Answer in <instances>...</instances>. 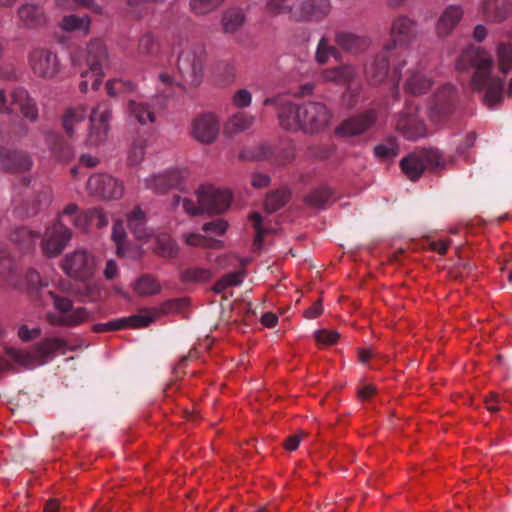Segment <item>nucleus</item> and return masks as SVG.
<instances>
[{
    "mask_svg": "<svg viewBox=\"0 0 512 512\" xmlns=\"http://www.w3.org/2000/svg\"><path fill=\"white\" fill-rule=\"evenodd\" d=\"M19 25L25 29L40 30L48 23V16L43 6L25 3L18 8Z\"/></svg>",
    "mask_w": 512,
    "mask_h": 512,
    "instance_id": "nucleus-20",
    "label": "nucleus"
},
{
    "mask_svg": "<svg viewBox=\"0 0 512 512\" xmlns=\"http://www.w3.org/2000/svg\"><path fill=\"white\" fill-rule=\"evenodd\" d=\"M497 58L499 69L507 74L512 69V44L500 42L497 46Z\"/></svg>",
    "mask_w": 512,
    "mask_h": 512,
    "instance_id": "nucleus-47",
    "label": "nucleus"
},
{
    "mask_svg": "<svg viewBox=\"0 0 512 512\" xmlns=\"http://www.w3.org/2000/svg\"><path fill=\"white\" fill-rule=\"evenodd\" d=\"M196 198V201L191 198L182 200L184 210L190 215L223 213L230 206L232 196L230 191L226 189L201 186L196 191Z\"/></svg>",
    "mask_w": 512,
    "mask_h": 512,
    "instance_id": "nucleus-5",
    "label": "nucleus"
},
{
    "mask_svg": "<svg viewBox=\"0 0 512 512\" xmlns=\"http://www.w3.org/2000/svg\"><path fill=\"white\" fill-rule=\"evenodd\" d=\"M60 27L66 32L79 31L87 35L90 32L91 17L88 15L81 17L75 14L66 15L62 18Z\"/></svg>",
    "mask_w": 512,
    "mask_h": 512,
    "instance_id": "nucleus-35",
    "label": "nucleus"
},
{
    "mask_svg": "<svg viewBox=\"0 0 512 512\" xmlns=\"http://www.w3.org/2000/svg\"><path fill=\"white\" fill-rule=\"evenodd\" d=\"M339 334L336 331L319 330L315 332V340L322 345H332L337 342Z\"/></svg>",
    "mask_w": 512,
    "mask_h": 512,
    "instance_id": "nucleus-55",
    "label": "nucleus"
},
{
    "mask_svg": "<svg viewBox=\"0 0 512 512\" xmlns=\"http://www.w3.org/2000/svg\"><path fill=\"white\" fill-rule=\"evenodd\" d=\"M377 117L378 114L375 109H368L343 121L337 131L344 136L360 135L375 124Z\"/></svg>",
    "mask_w": 512,
    "mask_h": 512,
    "instance_id": "nucleus-21",
    "label": "nucleus"
},
{
    "mask_svg": "<svg viewBox=\"0 0 512 512\" xmlns=\"http://www.w3.org/2000/svg\"><path fill=\"white\" fill-rule=\"evenodd\" d=\"M245 22V14L239 8H230L223 13L221 24L225 33L238 31Z\"/></svg>",
    "mask_w": 512,
    "mask_h": 512,
    "instance_id": "nucleus-37",
    "label": "nucleus"
},
{
    "mask_svg": "<svg viewBox=\"0 0 512 512\" xmlns=\"http://www.w3.org/2000/svg\"><path fill=\"white\" fill-rule=\"evenodd\" d=\"M332 191L327 187H320L312 190L306 197L305 202L314 207H324L331 199Z\"/></svg>",
    "mask_w": 512,
    "mask_h": 512,
    "instance_id": "nucleus-50",
    "label": "nucleus"
},
{
    "mask_svg": "<svg viewBox=\"0 0 512 512\" xmlns=\"http://www.w3.org/2000/svg\"><path fill=\"white\" fill-rule=\"evenodd\" d=\"M30 155L23 151L0 148V168L9 171H26L32 167Z\"/></svg>",
    "mask_w": 512,
    "mask_h": 512,
    "instance_id": "nucleus-24",
    "label": "nucleus"
},
{
    "mask_svg": "<svg viewBox=\"0 0 512 512\" xmlns=\"http://www.w3.org/2000/svg\"><path fill=\"white\" fill-rule=\"evenodd\" d=\"M184 241L189 246H202L208 248H216L220 245L221 241L208 238L198 233H189L183 236Z\"/></svg>",
    "mask_w": 512,
    "mask_h": 512,
    "instance_id": "nucleus-52",
    "label": "nucleus"
},
{
    "mask_svg": "<svg viewBox=\"0 0 512 512\" xmlns=\"http://www.w3.org/2000/svg\"><path fill=\"white\" fill-rule=\"evenodd\" d=\"M206 63L205 49L200 45L185 47L179 54L177 70L182 81L190 86H198L202 82Z\"/></svg>",
    "mask_w": 512,
    "mask_h": 512,
    "instance_id": "nucleus-6",
    "label": "nucleus"
},
{
    "mask_svg": "<svg viewBox=\"0 0 512 512\" xmlns=\"http://www.w3.org/2000/svg\"><path fill=\"white\" fill-rule=\"evenodd\" d=\"M42 134L46 146L57 161L66 162L73 157L72 147L58 133L51 130H42Z\"/></svg>",
    "mask_w": 512,
    "mask_h": 512,
    "instance_id": "nucleus-25",
    "label": "nucleus"
},
{
    "mask_svg": "<svg viewBox=\"0 0 512 512\" xmlns=\"http://www.w3.org/2000/svg\"><path fill=\"white\" fill-rule=\"evenodd\" d=\"M264 106H274L278 113L280 125L291 131L302 130L315 134L327 127L331 113L322 102L308 101L296 104L284 97L276 96L264 99Z\"/></svg>",
    "mask_w": 512,
    "mask_h": 512,
    "instance_id": "nucleus-1",
    "label": "nucleus"
},
{
    "mask_svg": "<svg viewBox=\"0 0 512 512\" xmlns=\"http://www.w3.org/2000/svg\"><path fill=\"white\" fill-rule=\"evenodd\" d=\"M403 173L412 181L421 177L426 170L444 167L442 155L436 149H422L410 153L400 162Z\"/></svg>",
    "mask_w": 512,
    "mask_h": 512,
    "instance_id": "nucleus-8",
    "label": "nucleus"
},
{
    "mask_svg": "<svg viewBox=\"0 0 512 512\" xmlns=\"http://www.w3.org/2000/svg\"><path fill=\"white\" fill-rule=\"evenodd\" d=\"M154 320V316L150 314H137L129 317L119 318L107 323H99L93 326V331L103 333L108 331H117L126 327L143 328L147 327Z\"/></svg>",
    "mask_w": 512,
    "mask_h": 512,
    "instance_id": "nucleus-22",
    "label": "nucleus"
},
{
    "mask_svg": "<svg viewBox=\"0 0 512 512\" xmlns=\"http://www.w3.org/2000/svg\"><path fill=\"white\" fill-rule=\"evenodd\" d=\"M225 0H189V9L195 15H207L218 7H220Z\"/></svg>",
    "mask_w": 512,
    "mask_h": 512,
    "instance_id": "nucleus-48",
    "label": "nucleus"
},
{
    "mask_svg": "<svg viewBox=\"0 0 512 512\" xmlns=\"http://www.w3.org/2000/svg\"><path fill=\"white\" fill-rule=\"evenodd\" d=\"M294 157V148L289 146L279 151L278 155L275 156L274 162L279 166H285L293 161Z\"/></svg>",
    "mask_w": 512,
    "mask_h": 512,
    "instance_id": "nucleus-61",
    "label": "nucleus"
},
{
    "mask_svg": "<svg viewBox=\"0 0 512 512\" xmlns=\"http://www.w3.org/2000/svg\"><path fill=\"white\" fill-rule=\"evenodd\" d=\"M70 223L77 228L86 229L92 223L91 209L78 213L73 219H70Z\"/></svg>",
    "mask_w": 512,
    "mask_h": 512,
    "instance_id": "nucleus-57",
    "label": "nucleus"
},
{
    "mask_svg": "<svg viewBox=\"0 0 512 512\" xmlns=\"http://www.w3.org/2000/svg\"><path fill=\"white\" fill-rule=\"evenodd\" d=\"M134 290L139 295L150 296L159 293L161 286L152 275L145 274L136 280Z\"/></svg>",
    "mask_w": 512,
    "mask_h": 512,
    "instance_id": "nucleus-42",
    "label": "nucleus"
},
{
    "mask_svg": "<svg viewBox=\"0 0 512 512\" xmlns=\"http://www.w3.org/2000/svg\"><path fill=\"white\" fill-rule=\"evenodd\" d=\"M432 81L419 68L409 70L405 89L412 95H421L430 89Z\"/></svg>",
    "mask_w": 512,
    "mask_h": 512,
    "instance_id": "nucleus-33",
    "label": "nucleus"
},
{
    "mask_svg": "<svg viewBox=\"0 0 512 512\" xmlns=\"http://www.w3.org/2000/svg\"><path fill=\"white\" fill-rule=\"evenodd\" d=\"M287 1L288 0H267V10L274 15L282 13L289 14V8H291V6L286 4Z\"/></svg>",
    "mask_w": 512,
    "mask_h": 512,
    "instance_id": "nucleus-59",
    "label": "nucleus"
},
{
    "mask_svg": "<svg viewBox=\"0 0 512 512\" xmlns=\"http://www.w3.org/2000/svg\"><path fill=\"white\" fill-rule=\"evenodd\" d=\"M72 238V232L61 221L46 228L41 242L43 253L47 257L58 256Z\"/></svg>",
    "mask_w": 512,
    "mask_h": 512,
    "instance_id": "nucleus-14",
    "label": "nucleus"
},
{
    "mask_svg": "<svg viewBox=\"0 0 512 512\" xmlns=\"http://www.w3.org/2000/svg\"><path fill=\"white\" fill-rule=\"evenodd\" d=\"M227 227H228L227 222H225L222 219H217L215 221L205 223L202 227V230L205 232H212L217 235H222L226 232Z\"/></svg>",
    "mask_w": 512,
    "mask_h": 512,
    "instance_id": "nucleus-60",
    "label": "nucleus"
},
{
    "mask_svg": "<svg viewBox=\"0 0 512 512\" xmlns=\"http://www.w3.org/2000/svg\"><path fill=\"white\" fill-rule=\"evenodd\" d=\"M10 241L15 244L21 251L29 252L35 248L40 233L30 230L26 227H17L10 233Z\"/></svg>",
    "mask_w": 512,
    "mask_h": 512,
    "instance_id": "nucleus-31",
    "label": "nucleus"
},
{
    "mask_svg": "<svg viewBox=\"0 0 512 512\" xmlns=\"http://www.w3.org/2000/svg\"><path fill=\"white\" fill-rule=\"evenodd\" d=\"M188 176L189 171L186 168H171L146 177L144 187L154 193L164 194L173 188L182 189Z\"/></svg>",
    "mask_w": 512,
    "mask_h": 512,
    "instance_id": "nucleus-13",
    "label": "nucleus"
},
{
    "mask_svg": "<svg viewBox=\"0 0 512 512\" xmlns=\"http://www.w3.org/2000/svg\"><path fill=\"white\" fill-rule=\"evenodd\" d=\"M29 63L33 72L43 78H53L60 70L57 55L45 48H36L29 55Z\"/></svg>",
    "mask_w": 512,
    "mask_h": 512,
    "instance_id": "nucleus-18",
    "label": "nucleus"
},
{
    "mask_svg": "<svg viewBox=\"0 0 512 512\" xmlns=\"http://www.w3.org/2000/svg\"><path fill=\"white\" fill-rule=\"evenodd\" d=\"M252 95L246 89L236 91L232 97V102L237 108H245L251 104Z\"/></svg>",
    "mask_w": 512,
    "mask_h": 512,
    "instance_id": "nucleus-56",
    "label": "nucleus"
},
{
    "mask_svg": "<svg viewBox=\"0 0 512 512\" xmlns=\"http://www.w3.org/2000/svg\"><path fill=\"white\" fill-rule=\"evenodd\" d=\"M147 141L144 138H137L133 141L129 151L127 161L131 166L140 164L145 157Z\"/></svg>",
    "mask_w": 512,
    "mask_h": 512,
    "instance_id": "nucleus-49",
    "label": "nucleus"
},
{
    "mask_svg": "<svg viewBox=\"0 0 512 512\" xmlns=\"http://www.w3.org/2000/svg\"><path fill=\"white\" fill-rule=\"evenodd\" d=\"M355 76V68L348 64L325 69L322 73V77L325 81L339 85L350 84V82L354 80Z\"/></svg>",
    "mask_w": 512,
    "mask_h": 512,
    "instance_id": "nucleus-32",
    "label": "nucleus"
},
{
    "mask_svg": "<svg viewBox=\"0 0 512 512\" xmlns=\"http://www.w3.org/2000/svg\"><path fill=\"white\" fill-rule=\"evenodd\" d=\"M112 118V105L109 101H101L91 112L89 141L93 145L103 142L108 134L109 122Z\"/></svg>",
    "mask_w": 512,
    "mask_h": 512,
    "instance_id": "nucleus-15",
    "label": "nucleus"
},
{
    "mask_svg": "<svg viewBox=\"0 0 512 512\" xmlns=\"http://www.w3.org/2000/svg\"><path fill=\"white\" fill-rule=\"evenodd\" d=\"M61 267L70 278L87 281L96 271V259L86 250L77 249L64 256Z\"/></svg>",
    "mask_w": 512,
    "mask_h": 512,
    "instance_id": "nucleus-9",
    "label": "nucleus"
},
{
    "mask_svg": "<svg viewBox=\"0 0 512 512\" xmlns=\"http://www.w3.org/2000/svg\"><path fill=\"white\" fill-rule=\"evenodd\" d=\"M329 0H300L289 8V18L295 22H321L331 12Z\"/></svg>",
    "mask_w": 512,
    "mask_h": 512,
    "instance_id": "nucleus-12",
    "label": "nucleus"
},
{
    "mask_svg": "<svg viewBox=\"0 0 512 512\" xmlns=\"http://www.w3.org/2000/svg\"><path fill=\"white\" fill-rule=\"evenodd\" d=\"M152 250L161 258L173 260L178 257L180 247L170 234L163 232L154 236Z\"/></svg>",
    "mask_w": 512,
    "mask_h": 512,
    "instance_id": "nucleus-29",
    "label": "nucleus"
},
{
    "mask_svg": "<svg viewBox=\"0 0 512 512\" xmlns=\"http://www.w3.org/2000/svg\"><path fill=\"white\" fill-rule=\"evenodd\" d=\"M250 220L253 224L254 229L256 230V237L254 240V244L260 245L262 242L263 236L265 234V230L262 227V222H263L262 216L258 212H255V213L251 214Z\"/></svg>",
    "mask_w": 512,
    "mask_h": 512,
    "instance_id": "nucleus-58",
    "label": "nucleus"
},
{
    "mask_svg": "<svg viewBox=\"0 0 512 512\" xmlns=\"http://www.w3.org/2000/svg\"><path fill=\"white\" fill-rule=\"evenodd\" d=\"M87 190L102 199H119L124 193L123 183L108 174L92 175L87 181Z\"/></svg>",
    "mask_w": 512,
    "mask_h": 512,
    "instance_id": "nucleus-16",
    "label": "nucleus"
},
{
    "mask_svg": "<svg viewBox=\"0 0 512 512\" xmlns=\"http://www.w3.org/2000/svg\"><path fill=\"white\" fill-rule=\"evenodd\" d=\"M107 92L110 96L115 97L122 93H130L135 91L136 84L130 80L112 79L106 84Z\"/></svg>",
    "mask_w": 512,
    "mask_h": 512,
    "instance_id": "nucleus-51",
    "label": "nucleus"
},
{
    "mask_svg": "<svg viewBox=\"0 0 512 512\" xmlns=\"http://www.w3.org/2000/svg\"><path fill=\"white\" fill-rule=\"evenodd\" d=\"M48 296L56 310L61 312L60 315L50 314L49 321L54 325L76 326L86 321L90 313L83 307L72 310V301L63 296L57 295L55 292L49 291Z\"/></svg>",
    "mask_w": 512,
    "mask_h": 512,
    "instance_id": "nucleus-10",
    "label": "nucleus"
},
{
    "mask_svg": "<svg viewBox=\"0 0 512 512\" xmlns=\"http://www.w3.org/2000/svg\"><path fill=\"white\" fill-rule=\"evenodd\" d=\"M55 7L61 10L75 11L79 8H87L92 13L104 15V9L94 0H54Z\"/></svg>",
    "mask_w": 512,
    "mask_h": 512,
    "instance_id": "nucleus-36",
    "label": "nucleus"
},
{
    "mask_svg": "<svg viewBox=\"0 0 512 512\" xmlns=\"http://www.w3.org/2000/svg\"><path fill=\"white\" fill-rule=\"evenodd\" d=\"M212 277L209 269L203 267H189L181 272L180 279L183 283H205Z\"/></svg>",
    "mask_w": 512,
    "mask_h": 512,
    "instance_id": "nucleus-44",
    "label": "nucleus"
},
{
    "mask_svg": "<svg viewBox=\"0 0 512 512\" xmlns=\"http://www.w3.org/2000/svg\"><path fill=\"white\" fill-rule=\"evenodd\" d=\"M137 51L141 56H158L161 51V45L157 36L149 31L144 33L138 41Z\"/></svg>",
    "mask_w": 512,
    "mask_h": 512,
    "instance_id": "nucleus-38",
    "label": "nucleus"
},
{
    "mask_svg": "<svg viewBox=\"0 0 512 512\" xmlns=\"http://www.w3.org/2000/svg\"><path fill=\"white\" fill-rule=\"evenodd\" d=\"M127 226L137 239H145L150 233L146 227V215L140 207L127 215Z\"/></svg>",
    "mask_w": 512,
    "mask_h": 512,
    "instance_id": "nucleus-34",
    "label": "nucleus"
},
{
    "mask_svg": "<svg viewBox=\"0 0 512 512\" xmlns=\"http://www.w3.org/2000/svg\"><path fill=\"white\" fill-rule=\"evenodd\" d=\"M493 60L480 47H470L460 56L457 67L460 70L474 69L472 88L483 93V104L490 110L497 108L504 99V82L491 74Z\"/></svg>",
    "mask_w": 512,
    "mask_h": 512,
    "instance_id": "nucleus-2",
    "label": "nucleus"
},
{
    "mask_svg": "<svg viewBox=\"0 0 512 512\" xmlns=\"http://www.w3.org/2000/svg\"><path fill=\"white\" fill-rule=\"evenodd\" d=\"M11 98V103L19 106L21 113L26 119L31 122H36L38 120L39 112L37 104L24 88H15L11 93Z\"/></svg>",
    "mask_w": 512,
    "mask_h": 512,
    "instance_id": "nucleus-30",
    "label": "nucleus"
},
{
    "mask_svg": "<svg viewBox=\"0 0 512 512\" xmlns=\"http://www.w3.org/2000/svg\"><path fill=\"white\" fill-rule=\"evenodd\" d=\"M330 57L339 60L341 53L335 46L330 44V40L326 36H323L317 44L315 59L318 64L323 65L328 62Z\"/></svg>",
    "mask_w": 512,
    "mask_h": 512,
    "instance_id": "nucleus-40",
    "label": "nucleus"
},
{
    "mask_svg": "<svg viewBox=\"0 0 512 512\" xmlns=\"http://www.w3.org/2000/svg\"><path fill=\"white\" fill-rule=\"evenodd\" d=\"M25 280L27 285L32 289H37L43 285V281L40 274L34 269H30L27 271Z\"/></svg>",
    "mask_w": 512,
    "mask_h": 512,
    "instance_id": "nucleus-64",
    "label": "nucleus"
},
{
    "mask_svg": "<svg viewBox=\"0 0 512 512\" xmlns=\"http://www.w3.org/2000/svg\"><path fill=\"white\" fill-rule=\"evenodd\" d=\"M32 183V180L28 177H22L20 179V184L24 188L23 195L30 199L34 196V194L37 195L36 201L41 204L44 201H48L50 198V191L47 188L44 187H36V182L33 183L32 187H30Z\"/></svg>",
    "mask_w": 512,
    "mask_h": 512,
    "instance_id": "nucleus-45",
    "label": "nucleus"
},
{
    "mask_svg": "<svg viewBox=\"0 0 512 512\" xmlns=\"http://www.w3.org/2000/svg\"><path fill=\"white\" fill-rule=\"evenodd\" d=\"M84 64L81 63L80 55L72 56V64L77 68V72L80 74L81 81L79 83L80 91L86 93L89 86L93 90H98L102 78L105 73V69L109 66V56L107 48L101 39L91 40L83 55Z\"/></svg>",
    "mask_w": 512,
    "mask_h": 512,
    "instance_id": "nucleus-3",
    "label": "nucleus"
},
{
    "mask_svg": "<svg viewBox=\"0 0 512 512\" xmlns=\"http://www.w3.org/2000/svg\"><path fill=\"white\" fill-rule=\"evenodd\" d=\"M155 99L143 101L131 99L128 102V114L141 125L154 123L156 121Z\"/></svg>",
    "mask_w": 512,
    "mask_h": 512,
    "instance_id": "nucleus-26",
    "label": "nucleus"
},
{
    "mask_svg": "<svg viewBox=\"0 0 512 512\" xmlns=\"http://www.w3.org/2000/svg\"><path fill=\"white\" fill-rule=\"evenodd\" d=\"M112 238L117 244L118 251H120L126 238V232L124 230L122 223L117 222L113 225Z\"/></svg>",
    "mask_w": 512,
    "mask_h": 512,
    "instance_id": "nucleus-63",
    "label": "nucleus"
},
{
    "mask_svg": "<svg viewBox=\"0 0 512 512\" xmlns=\"http://www.w3.org/2000/svg\"><path fill=\"white\" fill-rule=\"evenodd\" d=\"M8 273V276H4L5 281H10L9 276L13 272V263L10 258V253L4 247V245L0 242V275Z\"/></svg>",
    "mask_w": 512,
    "mask_h": 512,
    "instance_id": "nucleus-53",
    "label": "nucleus"
},
{
    "mask_svg": "<svg viewBox=\"0 0 512 512\" xmlns=\"http://www.w3.org/2000/svg\"><path fill=\"white\" fill-rule=\"evenodd\" d=\"M418 36L417 22L408 17L407 15H398L392 22L390 27L391 40L385 45L388 49L397 54L399 63L394 64L391 77L398 86L400 78L402 77V68L406 65L407 61L403 55V51L397 49V46L407 48Z\"/></svg>",
    "mask_w": 512,
    "mask_h": 512,
    "instance_id": "nucleus-4",
    "label": "nucleus"
},
{
    "mask_svg": "<svg viewBox=\"0 0 512 512\" xmlns=\"http://www.w3.org/2000/svg\"><path fill=\"white\" fill-rule=\"evenodd\" d=\"M220 131V123L212 113H204L195 117L191 122V135L201 144L214 143Z\"/></svg>",
    "mask_w": 512,
    "mask_h": 512,
    "instance_id": "nucleus-17",
    "label": "nucleus"
},
{
    "mask_svg": "<svg viewBox=\"0 0 512 512\" xmlns=\"http://www.w3.org/2000/svg\"><path fill=\"white\" fill-rule=\"evenodd\" d=\"M289 190L283 188L269 193L266 197L264 207L269 213H273L281 209L289 200Z\"/></svg>",
    "mask_w": 512,
    "mask_h": 512,
    "instance_id": "nucleus-43",
    "label": "nucleus"
},
{
    "mask_svg": "<svg viewBox=\"0 0 512 512\" xmlns=\"http://www.w3.org/2000/svg\"><path fill=\"white\" fill-rule=\"evenodd\" d=\"M41 334L39 328L29 329L27 325H21L18 329V336L24 342H29L38 338Z\"/></svg>",
    "mask_w": 512,
    "mask_h": 512,
    "instance_id": "nucleus-62",
    "label": "nucleus"
},
{
    "mask_svg": "<svg viewBox=\"0 0 512 512\" xmlns=\"http://www.w3.org/2000/svg\"><path fill=\"white\" fill-rule=\"evenodd\" d=\"M254 122V117L244 112L234 114L225 126V131L228 134H236L243 132L251 127Z\"/></svg>",
    "mask_w": 512,
    "mask_h": 512,
    "instance_id": "nucleus-41",
    "label": "nucleus"
},
{
    "mask_svg": "<svg viewBox=\"0 0 512 512\" xmlns=\"http://www.w3.org/2000/svg\"><path fill=\"white\" fill-rule=\"evenodd\" d=\"M66 347L64 340L60 338H46L36 346L37 355L41 358H46L54 352L62 350Z\"/></svg>",
    "mask_w": 512,
    "mask_h": 512,
    "instance_id": "nucleus-46",
    "label": "nucleus"
},
{
    "mask_svg": "<svg viewBox=\"0 0 512 512\" xmlns=\"http://www.w3.org/2000/svg\"><path fill=\"white\" fill-rule=\"evenodd\" d=\"M459 92L451 84L439 87L428 103V114L432 122L441 124L449 119L457 110Z\"/></svg>",
    "mask_w": 512,
    "mask_h": 512,
    "instance_id": "nucleus-7",
    "label": "nucleus"
},
{
    "mask_svg": "<svg viewBox=\"0 0 512 512\" xmlns=\"http://www.w3.org/2000/svg\"><path fill=\"white\" fill-rule=\"evenodd\" d=\"M398 154V147L393 143L379 144L374 148V155L380 159H391Z\"/></svg>",
    "mask_w": 512,
    "mask_h": 512,
    "instance_id": "nucleus-54",
    "label": "nucleus"
},
{
    "mask_svg": "<svg viewBox=\"0 0 512 512\" xmlns=\"http://www.w3.org/2000/svg\"><path fill=\"white\" fill-rule=\"evenodd\" d=\"M391 58L399 60L396 53L384 46L373 59L365 64L364 73L370 85H379L388 77Z\"/></svg>",
    "mask_w": 512,
    "mask_h": 512,
    "instance_id": "nucleus-19",
    "label": "nucleus"
},
{
    "mask_svg": "<svg viewBox=\"0 0 512 512\" xmlns=\"http://www.w3.org/2000/svg\"><path fill=\"white\" fill-rule=\"evenodd\" d=\"M335 43L345 52L359 54L368 47L369 40L365 36L352 32L337 31L335 33Z\"/></svg>",
    "mask_w": 512,
    "mask_h": 512,
    "instance_id": "nucleus-28",
    "label": "nucleus"
},
{
    "mask_svg": "<svg viewBox=\"0 0 512 512\" xmlns=\"http://www.w3.org/2000/svg\"><path fill=\"white\" fill-rule=\"evenodd\" d=\"M463 15L464 11L460 5L447 6L436 21L435 32L437 36L440 38L448 37L460 23Z\"/></svg>",
    "mask_w": 512,
    "mask_h": 512,
    "instance_id": "nucleus-23",
    "label": "nucleus"
},
{
    "mask_svg": "<svg viewBox=\"0 0 512 512\" xmlns=\"http://www.w3.org/2000/svg\"><path fill=\"white\" fill-rule=\"evenodd\" d=\"M418 112L419 105L409 101L396 118V130L408 140H417L426 135L425 123Z\"/></svg>",
    "mask_w": 512,
    "mask_h": 512,
    "instance_id": "nucleus-11",
    "label": "nucleus"
},
{
    "mask_svg": "<svg viewBox=\"0 0 512 512\" xmlns=\"http://www.w3.org/2000/svg\"><path fill=\"white\" fill-rule=\"evenodd\" d=\"M86 109L82 106L68 108L62 118V126L69 137L74 135V125L84 121Z\"/></svg>",
    "mask_w": 512,
    "mask_h": 512,
    "instance_id": "nucleus-39",
    "label": "nucleus"
},
{
    "mask_svg": "<svg viewBox=\"0 0 512 512\" xmlns=\"http://www.w3.org/2000/svg\"><path fill=\"white\" fill-rule=\"evenodd\" d=\"M481 11L486 21L499 23L510 16L512 2L511 0H484Z\"/></svg>",
    "mask_w": 512,
    "mask_h": 512,
    "instance_id": "nucleus-27",
    "label": "nucleus"
}]
</instances>
